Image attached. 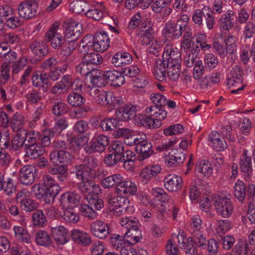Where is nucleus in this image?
I'll list each match as a JSON object with an SVG mask.
<instances>
[{
    "label": "nucleus",
    "mask_w": 255,
    "mask_h": 255,
    "mask_svg": "<svg viewBox=\"0 0 255 255\" xmlns=\"http://www.w3.org/2000/svg\"><path fill=\"white\" fill-rule=\"evenodd\" d=\"M180 52L177 48H173L172 46L167 45L164 48L162 60L156 62V66L153 71L155 78L159 81L164 80L165 65H170V63L171 65H180Z\"/></svg>",
    "instance_id": "nucleus-1"
},
{
    "label": "nucleus",
    "mask_w": 255,
    "mask_h": 255,
    "mask_svg": "<svg viewBox=\"0 0 255 255\" xmlns=\"http://www.w3.org/2000/svg\"><path fill=\"white\" fill-rule=\"evenodd\" d=\"M157 110L156 107H147L145 109L146 115L140 114L135 117L137 125L147 128H157L160 127L161 121L167 117V113Z\"/></svg>",
    "instance_id": "nucleus-2"
},
{
    "label": "nucleus",
    "mask_w": 255,
    "mask_h": 255,
    "mask_svg": "<svg viewBox=\"0 0 255 255\" xmlns=\"http://www.w3.org/2000/svg\"><path fill=\"white\" fill-rule=\"evenodd\" d=\"M121 225L126 229L124 236L127 238V243L132 245L139 242L141 237L139 230L138 220L132 217H123L120 219Z\"/></svg>",
    "instance_id": "nucleus-3"
},
{
    "label": "nucleus",
    "mask_w": 255,
    "mask_h": 255,
    "mask_svg": "<svg viewBox=\"0 0 255 255\" xmlns=\"http://www.w3.org/2000/svg\"><path fill=\"white\" fill-rule=\"evenodd\" d=\"M70 10L75 14H85L86 16L100 15L107 16L109 15L108 9L103 3H100L97 5L96 8L90 9L88 5L81 1L72 2L69 5Z\"/></svg>",
    "instance_id": "nucleus-4"
},
{
    "label": "nucleus",
    "mask_w": 255,
    "mask_h": 255,
    "mask_svg": "<svg viewBox=\"0 0 255 255\" xmlns=\"http://www.w3.org/2000/svg\"><path fill=\"white\" fill-rule=\"evenodd\" d=\"M243 73L241 66L236 65L233 67L229 74L227 84L229 88H237L231 90V92L232 94H237L239 91L243 90L246 86V85L242 84L243 80Z\"/></svg>",
    "instance_id": "nucleus-5"
},
{
    "label": "nucleus",
    "mask_w": 255,
    "mask_h": 255,
    "mask_svg": "<svg viewBox=\"0 0 255 255\" xmlns=\"http://www.w3.org/2000/svg\"><path fill=\"white\" fill-rule=\"evenodd\" d=\"M190 231L199 248H205L207 240L203 234L202 220L198 216L192 218Z\"/></svg>",
    "instance_id": "nucleus-6"
},
{
    "label": "nucleus",
    "mask_w": 255,
    "mask_h": 255,
    "mask_svg": "<svg viewBox=\"0 0 255 255\" xmlns=\"http://www.w3.org/2000/svg\"><path fill=\"white\" fill-rule=\"evenodd\" d=\"M59 26V22H55L45 33V40L50 42L51 46L54 49L61 48L66 42L64 37L57 31Z\"/></svg>",
    "instance_id": "nucleus-7"
},
{
    "label": "nucleus",
    "mask_w": 255,
    "mask_h": 255,
    "mask_svg": "<svg viewBox=\"0 0 255 255\" xmlns=\"http://www.w3.org/2000/svg\"><path fill=\"white\" fill-rule=\"evenodd\" d=\"M216 213L223 218L229 217L233 213V206L231 199L228 198L215 197L213 200Z\"/></svg>",
    "instance_id": "nucleus-8"
},
{
    "label": "nucleus",
    "mask_w": 255,
    "mask_h": 255,
    "mask_svg": "<svg viewBox=\"0 0 255 255\" xmlns=\"http://www.w3.org/2000/svg\"><path fill=\"white\" fill-rule=\"evenodd\" d=\"M29 193L23 190L19 191L15 195V202L26 212H31L36 209L38 204L29 197Z\"/></svg>",
    "instance_id": "nucleus-9"
},
{
    "label": "nucleus",
    "mask_w": 255,
    "mask_h": 255,
    "mask_svg": "<svg viewBox=\"0 0 255 255\" xmlns=\"http://www.w3.org/2000/svg\"><path fill=\"white\" fill-rule=\"evenodd\" d=\"M110 140L104 135L94 136L89 142V145L85 148L86 152L92 153L95 152H102L109 144Z\"/></svg>",
    "instance_id": "nucleus-10"
},
{
    "label": "nucleus",
    "mask_w": 255,
    "mask_h": 255,
    "mask_svg": "<svg viewBox=\"0 0 255 255\" xmlns=\"http://www.w3.org/2000/svg\"><path fill=\"white\" fill-rule=\"evenodd\" d=\"M62 26L65 37L71 38L72 41H76L81 35L83 31L82 25L75 21H64Z\"/></svg>",
    "instance_id": "nucleus-11"
},
{
    "label": "nucleus",
    "mask_w": 255,
    "mask_h": 255,
    "mask_svg": "<svg viewBox=\"0 0 255 255\" xmlns=\"http://www.w3.org/2000/svg\"><path fill=\"white\" fill-rule=\"evenodd\" d=\"M182 20H178L176 22L169 20L166 22L164 27V34L165 37L169 38H178L182 33L184 26L182 24Z\"/></svg>",
    "instance_id": "nucleus-12"
},
{
    "label": "nucleus",
    "mask_w": 255,
    "mask_h": 255,
    "mask_svg": "<svg viewBox=\"0 0 255 255\" xmlns=\"http://www.w3.org/2000/svg\"><path fill=\"white\" fill-rule=\"evenodd\" d=\"M137 107L128 104L120 107L116 113V119L120 121H127L135 115Z\"/></svg>",
    "instance_id": "nucleus-13"
},
{
    "label": "nucleus",
    "mask_w": 255,
    "mask_h": 255,
    "mask_svg": "<svg viewBox=\"0 0 255 255\" xmlns=\"http://www.w3.org/2000/svg\"><path fill=\"white\" fill-rule=\"evenodd\" d=\"M182 185V178L175 174H169L164 179V186L170 192H177L180 190Z\"/></svg>",
    "instance_id": "nucleus-14"
},
{
    "label": "nucleus",
    "mask_w": 255,
    "mask_h": 255,
    "mask_svg": "<svg viewBox=\"0 0 255 255\" xmlns=\"http://www.w3.org/2000/svg\"><path fill=\"white\" fill-rule=\"evenodd\" d=\"M42 180L44 188L47 190L49 199L53 200L55 196L59 193L60 188L56 183L54 179L49 175H45L43 176Z\"/></svg>",
    "instance_id": "nucleus-15"
},
{
    "label": "nucleus",
    "mask_w": 255,
    "mask_h": 255,
    "mask_svg": "<svg viewBox=\"0 0 255 255\" xmlns=\"http://www.w3.org/2000/svg\"><path fill=\"white\" fill-rule=\"evenodd\" d=\"M35 169L32 165H27L22 167L19 173V180L23 185L32 184L35 176Z\"/></svg>",
    "instance_id": "nucleus-16"
},
{
    "label": "nucleus",
    "mask_w": 255,
    "mask_h": 255,
    "mask_svg": "<svg viewBox=\"0 0 255 255\" xmlns=\"http://www.w3.org/2000/svg\"><path fill=\"white\" fill-rule=\"evenodd\" d=\"M51 235L58 245H63L68 242V230L63 226L51 227Z\"/></svg>",
    "instance_id": "nucleus-17"
},
{
    "label": "nucleus",
    "mask_w": 255,
    "mask_h": 255,
    "mask_svg": "<svg viewBox=\"0 0 255 255\" xmlns=\"http://www.w3.org/2000/svg\"><path fill=\"white\" fill-rule=\"evenodd\" d=\"M71 238L75 244L83 247L89 246L92 242L91 237L88 233L79 229L71 231Z\"/></svg>",
    "instance_id": "nucleus-18"
},
{
    "label": "nucleus",
    "mask_w": 255,
    "mask_h": 255,
    "mask_svg": "<svg viewBox=\"0 0 255 255\" xmlns=\"http://www.w3.org/2000/svg\"><path fill=\"white\" fill-rule=\"evenodd\" d=\"M73 172L79 181L93 180L95 178V173L93 170L85 164L75 165Z\"/></svg>",
    "instance_id": "nucleus-19"
},
{
    "label": "nucleus",
    "mask_w": 255,
    "mask_h": 255,
    "mask_svg": "<svg viewBox=\"0 0 255 255\" xmlns=\"http://www.w3.org/2000/svg\"><path fill=\"white\" fill-rule=\"evenodd\" d=\"M90 230L94 236L101 239H105L109 234L107 224L100 220L93 222L90 225Z\"/></svg>",
    "instance_id": "nucleus-20"
},
{
    "label": "nucleus",
    "mask_w": 255,
    "mask_h": 255,
    "mask_svg": "<svg viewBox=\"0 0 255 255\" xmlns=\"http://www.w3.org/2000/svg\"><path fill=\"white\" fill-rule=\"evenodd\" d=\"M34 87L41 88L43 92H46L50 87L49 75L45 72L35 73L31 78Z\"/></svg>",
    "instance_id": "nucleus-21"
},
{
    "label": "nucleus",
    "mask_w": 255,
    "mask_h": 255,
    "mask_svg": "<svg viewBox=\"0 0 255 255\" xmlns=\"http://www.w3.org/2000/svg\"><path fill=\"white\" fill-rule=\"evenodd\" d=\"M80 196L75 192H66L60 197V204L64 208H73L79 203Z\"/></svg>",
    "instance_id": "nucleus-22"
},
{
    "label": "nucleus",
    "mask_w": 255,
    "mask_h": 255,
    "mask_svg": "<svg viewBox=\"0 0 255 255\" xmlns=\"http://www.w3.org/2000/svg\"><path fill=\"white\" fill-rule=\"evenodd\" d=\"M50 161L54 164L59 163H68L70 162L73 156L69 151L66 150H54L49 155Z\"/></svg>",
    "instance_id": "nucleus-23"
},
{
    "label": "nucleus",
    "mask_w": 255,
    "mask_h": 255,
    "mask_svg": "<svg viewBox=\"0 0 255 255\" xmlns=\"http://www.w3.org/2000/svg\"><path fill=\"white\" fill-rule=\"evenodd\" d=\"M37 10V3L29 0L21 2L18 8L19 16H36Z\"/></svg>",
    "instance_id": "nucleus-24"
},
{
    "label": "nucleus",
    "mask_w": 255,
    "mask_h": 255,
    "mask_svg": "<svg viewBox=\"0 0 255 255\" xmlns=\"http://www.w3.org/2000/svg\"><path fill=\"white\" fill-rule=\"evenodd\" d=\"M137 185L129 180H123V179L117 185V189L118 193L124 195H133L137 192Z\"/></svg>",
    "instance_id": "nucleus-25"
},
{
    "label": "nucleus",
    "mask_w": 255,
    "mask_h": 255,
    "mask_svg": "<svg viewBox=\"0 0 255 255\" xmlns=\"http://www.w3.org/2000/svg\"><path fill=\"white\" fill-rule=\"evenodd\" d=\"M185 159V154L177 149L172 150L164 157L165 163L169 167L182 163Z\"/></svg>",
    "instance_id": "nucleus-26"
},
{
    "label": "nucleus",
    "mask_w": 255,
    "mask_h": 255,
    "mask_svg": "<svg viewBox=\"0 0 255 255\" xmlns=\"http://www.w3.org/2000/svg\"><path fill=\"white\" fill-rule=\"evenodd\" d=\"M110 39L107 33L103 31L97 32L95 35V51L104 52L109 46Z\"/></svg>",
    "instance_id": "nucleus-27"
},
{
    "label": "nucleus",
    "mask_w": 255,
    "mask_h": 255,
    "mask_svg": "<svg viewBox=\"0 0 255 255\" xmlns=\"http://www.w3.org/2000/svg\"><path fill=\"white\" fill-rule=\"evenodd\" d=\"M209 141L211 146L216 151H224L227 146L224 138H221L220 135L216 131H212L209 135Z\"/></svg>",
    "instance_id": "nucleus-28"
},
{
    "label": "nucleus",
    "mask_w": 255,
    "mask_h": 255,
    "mask_svg": "<svg viewBox=\"0 0 255 255\" xmlns=\"http://www.w3.org/2000/svg\"><path fill=\"white\" fill-rule=\"evenodd\" d=\"M105 77L107 78V83L115 87H120L125 83L124 76L118 71L110 70L105 72Z\"/></svg>",
    "instance_id": "nucleus-29"
},
{
    "label": "nucleus",
    "mask_w": 255,
    "mask_h": 255,
    "mask_svg": "<svg viewBox=\"0 0 255 255\" xmlns=\"http://www.w3.org/2000/svg\"><path fill=\"white\" fill-rule=\"evenodd\" d=\"M161 167L158 165L148 166L144 168L140 173L142 182L147 183L152 178L160 173Z\"/></svg>",
    "instance_id": "nucleus-30"
},
{
    "label": "nucleus",
    "mask_w": 255,
    "mask_h": 255,
    "mask_svg": "<svg viewBox=\"0 0 255 255\" xmlns=\"http://www.w3.org/2000/svg\"><path fill=\"white\" fill-rule=\"evenodd\" d=\"M152 23L145 17H131L128 26V30H133L138 28L139 30L144 29L145 27H151Z\"/></svg>",
    "instance_id": "nucleus-31"
},
{
    "label": "nucleus",
    "mask_w": 255,
    "mask_h": 255,
    "mask_svg": "<svg viewBox=\"0 0 255 255\" xmlns=\"http://www.w3.org/2000/svg\"><path fill=\"white\" fill-rule=\"evenodd\" d=\"M30 49L34 55L40 57L48 53V46L42 40H35L30 45Z\"/></svg>",
    "instance_id": "nucleus-32"
},
{
    "label": "nucleus",
    "mask_w": 255,
    "mask_h": 255,
    "mask_svg": "<svg viewBox=\"0 0 255 255\" xmlns=\"http://www.w3.org/2000/svg\"><path fill=\"white\" fill-rule=\"evenodd\" d=\"M132 61L131 56L127 52L117 53L112 59V63L116 67H121L130 64Z\"/></svg>",
    "instance_id": "nucleus-33"
},
{
    "label": "nucleus",
    "mask_w": 255,
    "mask_h": 255,
    "mask_svg": "<svg viewBox=\"0 0 255 255\" xmlns=\"http://www.w3.org/2000/svg\"><path fill=\"white\" fill-rule=\"evenodd\" d=\"M181 73L180 65H165V70L164 72L165 75V80L162 82L166 80L168 77L172 81H177L180 76Z\"/></svg>",
    "instance_id": "nucleus-34"
},
{
    "label": "nucleus",
    "mask_w": 255,
    "mask_h": 255,
    "mask_svg": "<svg viewBox=\"0 0 255 255\" xmlns=\"http://www.w3.org/2000/svg\"><path fill=\"white\" fill-rule=\"evenodd\" d=\"M95 36L87 35L82 39L79 44V50L80 52L88 53L90 49L95 50Z\"/></svg>",
    "instance_id": "nucleus-35"
},
{
    "label": "nucleus",
    "mask_w": 255,
    "mask_h": 255,
    "mask_svg": "<svg viewBox=\"0 0 255 255\" xmlns=\"http://www.w3.org/2000/svg\"><path fill=\"white\" fill-rule=\"evenodd\" d=\"M179 233H180V231L179 232ZM177 238L178 239L179 246H180V248L184 250L185 252L187 251L188 249L190 248L195 247V244L197 246L199 247L197 245V242H195L192 236V237H189L188 238H185L183 235V232H182V234H179Z\"/></svg>",
    "instance_id": "nucleus-36"
},
{
    "label": "nucleus",
    "mask_w": 255,
    "mask_h": 255,
    "mask_svg": "<svg viewBox=\"0 0 255 255\" xmlns=\"http://www.w3.org/2000/svg\"><path fill=\"white\" fill-rule=\"evenodd\" d=\"M52 105L51 111L53 115L60 117L66 114L69 110L67 105L61 101H54L50 100Z\"/></svg>",
    "instance_id": "nucleus-37"
},
{
    "label": "nucleus",
    "mask_w": 255,
    "mask_h": 255,
    "mask_svg": "<svg viewBox=\"0 0 255 255\" xmlns=\"http://www.w3.org/2000/svg\"><path fill=\"white\" fill-rule=\"evenodd\" d=\"M152 144L145 140L142 142L141 144L136 146L135 150L136 152L141 154L140 160L147 158L153 153V151L152 149Z\"/></svg>",
    "instance_id": "nucleus-38"
},
{
    "label": "nucleus",
    "mask_w": 255,
    "mask_h": 255,
    "mask_svg": "<svg viewBox=\"0 0 255 255\" xmlns=\"http://www.w3.org/2000/svg\"><path fill=\"white\" fill-rule=\"evenodd\" d=\"M26 156L31 158H36L45 152V148L40 143L25 148Z\"/></svg>",
    "instance_id": "nucleus-39"
},
{
    "label": "nucleus",
    "mask_w": 255,
    "mask_h": 255,
    "mask_svg": "<svg viewBox=\"0 0 255 255\" xmlns=\"http://www.w3.org/2000/svg\"><path fill=\"white\" fill-rule=\"evenodd\" d=\"M150 99L155 106H149V107H156L158 109L157 110H160L167 113V112L164 109L166 101V98L164 95L160 93H152L150 95Z\"/></svg>",
    "instance_id": "nucleus-40"
},
{
    "label": "nucleus",
    "mask_w": 255,
    "mask_h": 255,
    "mask_svg": "<svg viewBox=\"0 0 255 255\" xmlns=\"http://www.w3.org/2000/svg\"><path fill=\"white\" fill-rule=\"evenodd\" d=\"M13 231L15 237L24 243L29 244L31 243V238L27 231L24 227L14 226Z\"/></svg>",
    "instance_id": "nucleus-41"
},
{
    "label": "nucleus",
    "mask_w": 255,
    "mask_h": 255,
    "mask_svg": "<svg viewBox=\"0 0 255 255\" xmlns=\"http://www.w3.org/2000/svg\"><path fill=\"white\" fill-rule=\"evenodd\" d=\"M48 171L50 174L56 175L58 180L60 181L63 182L67 178V168L64 165L49 168Z\"/></svg>",
    "instance_id": "nucleus-42"
},
{
    "label": "nucleus",
    "mask_w": 255,
    "mask_h": 255,
    "mask_svg": "<svg viewBox=\"0 0 255 255\" xmlns=\"http://www.w3.org/2000/svg\"><path fill=\"white\" fill-rule=\"evenodd\" d=\"M35 241L38 245L44 247H47L52 243L49 234L44 230L39 231L36 233Z\"/></svg>",
    "instance_id": "nucleus-43"
},
{
    "label": "nucleus",
    "mask_w": 255,
    "mask_h": 255,
    "mask_svg": "<svg viewBox=\"0 0 255 255\" xmlns=\"http://www.w3.org/2000/svg\"><path fill=\"white\" fill-rule=\"evenodd\" d=\"M123 178V177L119 174L109 176L102 180L101 185L104 188H110L116 184L118 185Z\"/></svg>",
    "instance_id": "nucleus-44"
},
{
    "label": "nucleus",
    "mask_w": 255,
    "mask_h": 255,
    "mask_svg": "<svg viewBox=\"0 0 255 255\" xmlns=\"http://www.w3.org/2000/svg\"><path fill=\"white\" fill-rule=\"evenodd\" d=\"M250 251L247 241L242 239L238 240L233 252L237 255H248Z\"/></svg>",
    "instance_id": "nucleus-45"
},
{
    "label": "nucleus",
    "mask_w": 255,
    "mask_h": 255,
    "mask_svg": "<svg viewBox=\"0 0 255 255\" xmlns=\"http://www.w3.org/2000/svg\"><path fill=\"white\" fill-rule=\"evenodd\" d=\"M196 169L199 172L207 176L211 175L213 172L211 164L205 160L198 161L196 164Z\"/></svg>",
    "instance_id": "nucleus-46"
},
{
    "label": "nucleus",
    "mask_w": 255,
    "mask_h": 255,
    "mask_svg": "<svg viewBox=\"0 0 255 255\" xmlns=\"http://www.w3.org/2000/svg\"><path fill=\"white\" fill-rule=\"evenodd\" d=\"M106 201L109 205L110 208H112L118 204H122L128 201V199L122 196L108 193L106 196Z\"/></svg>",
    "instance_id": "nucleus-47"
},
{
    "label": "nucleus",
    "mask_w": 255,
    "mask_h": 255,
    "mask_svg": "<svg viewBox=\"0 0 255 255\" xmlns=\"http://www.w3.org/2000/svg\"><path fill=\"white\" fill-rule=\"evenodd\" d=\"M237 38L234 36L230 35L225 40L226 44V55H232L237 51Z\"/></svg>",
    "instance_id": "nucleus-48"
},
{
    "label": "nucleus",
    "mask_w": 255,
    "mask_h": 255,
    "mask_svg": "<svg viewBox=\"0 0 255 255\" xmlns=\"http://www.w3.org/2000/svg\"><path fill=\"white\" fill-rule=\"evenodd\" d=\"M67 101L71 106L78 107L82 105L84 103L85 99L81 94L73 92L68 95Z\"/></svg>",
    "instance_id": "nucleus-49"
},
{
    "label": "nucleus",
    "mask_w": 255,
    "mask_h": 255,
    "mask_svg": "<svg viewBox=\"0 0 255 255\" xmlns=\"http://www.w3.org/2000/svg\"><path fill=\"white\" fill-rule=\"evenodd\" d=\"M61 218L68 223H76L79 220L78 215L74 211L72 208H66L61 215Z\"/></svg>",
    "instance_id": "nucleus-50"
},
{
    "label": "nucleus",
    "mask_w": 255,
    "mask_h": 255,
    "mask_svg": "<svg viewBox=\"0 0 255 255\" xmlns=\"http://www.w3.org/2000/svg\"><path fill=\"white\" fill-rule=\"evenodd\" d=\"M234 194L240 202H243L246 196V186L245 183L238 180L235 185Z\"/></svg>",
    "instance_id": "nucleus-51"
},
{
    "label": "nucleus",
    "mask_w": 255,
    "mask_h": 255,
    "mask_svg": "<svg viewBox=\"0 0 255 255\" xmlns=\"http://www.w3.org/2000/svg\"><path fill=\"white\" fill-rule=\"evenodd\" d=\"M33 224L34 226L42 227L46 224V218L41 210H38L33 213L32 215Z\"/></svg>",
    "instance_id": "nucleus-52"
},
{
    "label": "nucleus",
    "mask_w": 255,
    "mask_h": 255,
    "mask_svg": "<svg viewBox=\"0 0 255 255\" xmlns=\"http://www.w3.org/2000/svg\"><path fill=\"white\" fill-rule=\"evenodd\" d=\"M24 117L21 114L16 113L13 115L10 126L13 131H19L24 124Z\"/></svg>",
    "instance_id": "nucleus-53"
},
{
    "label": "nucleus",
    "mask_w": 255,
    "mask_h": 255,
    "mask_svg": "<svg viewBox=\"0 0 255 255\" xmlns=\"http://www.w3.org/2000/svg\"><path fill=\"white\" fill-rule=\"evenodd\" d=\"M89 205L94 207L96 210H100L104 207V202L97 195L89 194L86 196Z\"/></svg>",
    "instance_id": "nucleus-54"
},
{
    "label": "nucleus",
    "mask_w": 255,
    "mask_h": 255,
    "mask_svg": "<svg viewBox=\"0 0 255 255\" xmlns=\"http://www.w3.org/2000/svg\"><path fill=\"white\" fill-rule=\"evenodd\" d=\"M84 60L91 66H94L100 64L103 61L102 57L96 53L90 52L85 53Z\"/></svg>",
    "instance_id": "nucleus-55"
},
{
    "label": "nucleus",
    "mask_w": 255,
    "mask_h": 255,
    "mask_svg": "<svg viewBox=\"0 0 255 255\" xmlns=\"http://www.w3.org/2000/svg\"><path fill=\"white\" fill-rule=\"evenodd\" d=\"M31 193L38 199H40L44 197L49 199L47 190L43 185L39 184H34L32 187Z\"/></svg>",
    "instance_id": "nucleus-56"
},
{
    "label": "nucleus",
    "mask_w": 255,
    "mask_h": 255,
    "mask_svg": "<svg viewBox=\"0 0 255 255\" xmlns=\"http://www.w3.org/2000/svg\"><path fill=\"white\" fill-rule=\"evenodd\" d=\"M218 60L212 53H208L204 57V67L209 71L214 69L218 64Z\"/></svg>",
    "instance_id": "nucleus-57"
},
{
    "label": "nucleus",
    "mask_w": 255,
    "mask_h": 255,
    "mask_svg": "<svg viewBox=\"0 0 255 255\" xmlns=\"http://www.w3.org/2000/svg\"><path fill=\"white\" fill-rule=\"evenodd\" d=\"M58 131L55 127L53 128H49L44 130L41 138L42 146H43V147H44L49 145L51 143V139L54 137V135Z\"/></svg>",
    "instance_id": "nucleus-58"
},
{
    "label": "nucleus",
    "mask_w": 255,
    "mask_h": 255,
    "mask_svg": "<svg viewBox=\"0 0 255 255\" xmlns=\"http://www.w3.org/2000/svg\"><path fill=\"white\" fill-rule=\"evenodd\" d=\"M81 215L90 219L93 220L97 218V213L89 205L82 204L80 207Z\"/></svg>",
    "instance_id": "nucleus-59"
},
{
    "label": "nucleus",
    "mask_w": 255,
    "mask_h": 255,
    "mask_svg": "<svg viewBox=\"0 0 255 255\" xmlns=\"http://www.w3.org/2000/svg\"><path fill=\"white\" fill-rule=\"evenodd\" d=\"M38 133L35 131L26 132L24 137L25 148L39 143L38 142Z\"/></svg>",
    "instance_id": "nucleus-60"
},
{
    "label": "nucleus",
    "mask_w": 255,
    "mask_h": 255,
    "mask_svg": "<svg viewBox=\"0 0 255 255\" xmlns=\"http://www.w3.org/2000/svg\"><path fill=\"white\" fill-rule=\"evenodd\" d=\"M151 27H145L144 29H141L138 31L137 35L142 38L144 41L143 44H148L152 40L150 39L152 38L153 30Z\"/></svg>",
    "instance_id": "nucleus-61"
},
{
    "label": "nucleus",
    "mask_w": 255,
    "mask_h": 255,
    "mask_svg": "<svg viewBox=\"0 0 255 255\" xmlns=\"http://www.w3.org/2000/svg\"><path fill=\"white\" fill-rule=\"evenodd\" d=\"M93 66L87 64L84 60L76 66V71L83 76H87L94 70Z\"/></svg>",
    "instance_id": "nucleus-62"
},
{
    "label": "nucleus",
    "mask_w": 255,
    "mask_h": 255,
    "mask_svg": "<svg viewBox=\"0 0 255 255\" xmlns=\"http://www.w3.org/2000/svg\"><path fill=\"white\" fill-rule=\"evenodd\" d=\"M27 101L31 104H36L41 101L42 96L40 92L32 89L25 95Z\"/></svg>",
    "instance_id": "nucleus-63"
},
{
    "label": "nucleus",
    "mask_w": 255,
    "mask_h": 255,
    "mask_svg": "<svg viewBox=\"0 0 255 255\" xmlns=\"http://www.w3.org/2000/svg\"><path fill=\"white\" fill-rule=\"evenodd\" d=\"M117 125L116 119L111 118L102 120L100 126L105 131H110L113 130Z\"/></svg>",
    "instance_id": "nucleus-64"
}]
</instances>
